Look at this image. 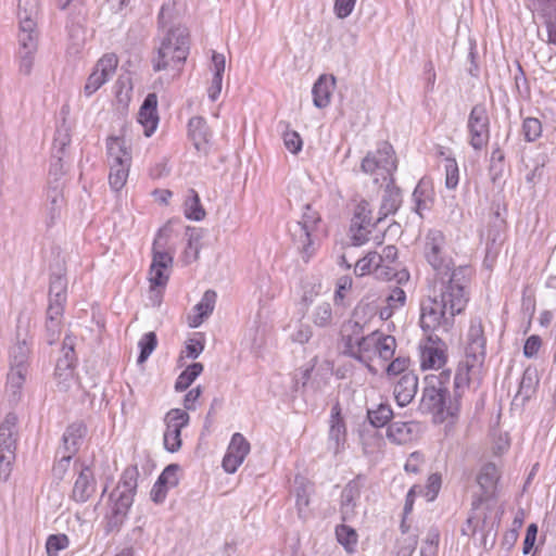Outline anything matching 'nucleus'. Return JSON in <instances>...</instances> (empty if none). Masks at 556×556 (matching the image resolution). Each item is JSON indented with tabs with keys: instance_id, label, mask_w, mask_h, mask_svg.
I'll use <instances>...</instances> for the list:
<instances>
[{
	"instance_id": "nucleus-12",
	"label": "nucleus",
	"mask_w": 556,
	"mask_h": 556,
	"mask_svg": "<svg viewBox=\"0 0 556 556\" xmlns=\"http://www.w3.org/2000/svg\"><path fill=\"white\" fill-rule=\"evenodd\" d=\"M74 470L77 475L71 497L77 503H86L89 501L97 490V481L92 469L76 460Z\"/></svg>"
},
{
	"instance_id": "nucleus-19",
	"label": "nucleus",
	"mask_w": 556,
	"mask_h": 556,
	"mask_svg": "<svg viewBox=\"0 0 556 556\" xmlns=\"http://www.w3.org/2000/svg\"><path fill=\"white\" fill-rule=\"evenodd\" d=\"M17 417L9 413L0 425V454H15L18 432Z\"/></svg>"
},
{
	"instance_id": "nucleus-57",
	"label": "nucleus",
	"mask_w": 556,
	"mask_h": 556,
	"mask_svg": "<svg viewBox=\"0 0 556 556\" xmlns=\"http://www.w3.org/2000/svg\"><path fill=\"white\" fill-rule=\"evenodd\" d=\"M186 235L188 237L186 255H189V253H192L193 258L195 260V258H198L199 250H200V243H199L200 239H201L200 230L197 228L188 227Z\"/></svg>"
},
{
	"instance_id": "nucleus-51",
	"label": "nucleus",
	"mask_w": 556,
	"mask_h": 556,
	"mask_svg": "<svg viewBox=\"0 0 556 556\" xmlns=\"http://www.w3.org/2000/svg\"><path fill=\"white\" fill-rule=\"evenodd\" d=\"M459 181V169L455 159H445V187L447 189H455Z\"/></svg>"
},
{
	"instance_id": "nucleus-21",
	"label": "nucleus",
	"mask_w": 556,
	"mask_h": 556,
	"mask_svg": "<svg viewBox=\"0 0 556 556\" xmlns=\"http://www.w3.org/2000/svg\"><path fill=\"white\" fill-rule=\"evenodd\" d=\"M188 135L198 151L207 153L212 134L203 117L193 116L189 119Z\"/></svg>"
},
{
	"instance_id": "nucleus-37",
	"label": "nucleus",
	"mask_w": 556,
	"mask_h": 556,
	"mask_svg": "<svg viewBox=\"0 0 556 556\" xmlns=\"http://www.w3.org/2000/svg\"><path fill=\"white\" fill-rule=\"evenodd\" d=\"M30 348L28 342L24 339L17 341L10 351V367L23 368L28 370V358Z\"/></svg>"
},
{
	"instance_id": "nucleus-2",
	"label": "nucleus",
	"mask_w": 556,
	"mask_h": 556,
	"mask_svg": "<svg viewBox=\"0 0 556 556\" xmlns=\"http://www.w3.org/2000/svg\"><path fill=\"white\" fill-rule=\"evenodd\" d=\"M366 306L355 308L353 319L345 323L341 330L342 353L372 370L370 363L376 356L387 362L390 361L396 349L393 336L384 334L378 330L364 334V324L358 320L361 312L365 313Z\"/></svg>"
},
{
	"instance_id": "nucleus-53",
	"label": "nucleus",
	"mask_w": 556,
	"mask_h": 556,
	"mask_svg": "<svg viewBox=\"0 0 556 556\" xmlns=\"http://www.w3.org/2000/svg\"><path fill=\"white\" fill-rule=\"evenodd\" d=\"M418 544L416 534L401 538L396 541V556H412Z\"/></svg>"
},
{
	"instance_id": "nucleus-24",
	"label": "nucleus",
	"mask_w": 556,
	"mask_h": 556,
	"mask_svg": "<svg viewBox=\"0 0 556 556\" xmlns=\"http://www.w3.org/2000/svg\"><path fill=\"white\" fill-rule=\"evenodd\" d=\"M39 14V0H18V33H37V17Z\"/></svg>"
},
{
	"instance_id": "nucleus-25",
	"label": "nucleus",
	"mask_w": 556,
	"mask_h": 556,
	"mask_svg": "<svg viewBox=\"0 0 556 556\" xmlns=\"http://www.w3.org/2000/svg\"><path fill=\"white\" fill-rule=\"evenodd\" d=\"M86 432L87 428L83 422L71 424L62 435V444L58 451L74 456L78 452Z\"/></svg>"
},
{
	"instance_id": "nucleus-61",
	"label": "nucleus",
	"mask_w": 556,
	"mask_h": 556,
	"mask_svg": "<svg viewBox=\"0 0 556 556\" xmlns=\"http://www.w3.org/2000/svg\"><path fill=\"white\" fill-rule=\"evenodd\" d=\"M541 345H542V340L539 336H536V334L530 336L525 342L523 355L527 358L535 357Z\"/></svg>"
},
{
	"instance_id": "nucleus-5",
	"label": "nucleus",
	"mask_w": 556,
	"mask_h": 556,
	"mask_svg": "<svg viewBox=\"0 0 556 556\" xmlns=\"http://www.w3.org/2000/svg\"><path fill=\"white\" fill-rule=\"evenodd\" d=\"M320 224L319 213L311 204H306L301 219L293 223L289 228L293 243L305 263L311 260L316 251L315 236Z\"/></svg>"
},
{
	"instance_id": "nucleus-56",
	"label": "nucleus",
	"mask_w": 556,
	"mask_h": 556,
	"mask_svg": "<svg viewBox=\"0 0 556 556\" xmlns=\"http://www.w3.org/2000/svg\"><path fill=\"white\" fill-rule=\"evenodd\" d=\"M375 226H369V225H356V227H354L353 229V224L351 225V231L353 232L352 235V242L354 245L356 247H361L363 244H365L366 242H368L370 240L369 238V235L371 232V228H374Z\"/></svg>"
},
{
	"instance_id": "nucleus-42",
	"label": "nucleus",
	"mask_w": 556,
	"mask_h": 556,
	"mask_svg": "<svg viewBox=\"0 0 556 556\" xmlns=\"http://www.w3.org/2000/svg\"><path fill=\"white\" fill-rule=\"evenodd\" d=\"M505 169V153L504 151L496 144L492 150L490 157V166L489 174L491 180L496 182L503 176Z\"/></svg>"
},
{
	"instance_id": "nucleus-60",
	"label": "nucleus",
	"mask_w": 556,
	"mask_h": 556,
	"mask_svg": "<svg viewBox=\"0 0 556 556\" xmlns=\"http://www.w3.org/2000/svg\"><path fill=\"white\" fill-rule=\"evenodd\" d=\"M177 470L178 465L172 464L168 465L163 472L157 478V481H160V484H164L165 486H175L178 483L177 478Z\"/></svg>"
},
{
	"instance_id": "nucleus-14",
	"label": "nucleus",
	"mask_w": 556,
	"mask_h": 556,
	"mask_svg": "<svg viewBox=\"0 0 556 556\" xmlns=\"http://www.w3.org/2000/svg\"><path fill=\"white\" fill-rule=\"evenodd\" d=\"M363 486L362 478L357 476L343 488L340 500V514L343 521H351L356 517V507Z\"/></svg>"
},
{
	"instance_id": "nucleus-47",
	"label": "nucleus",
	"mask_w": 556,
	"mask_h": 556,
	"mask_svg": "<svg viewBox=\"0 0 556 556\" xmlns=\"http://www.w3.org/2000/svg\"><path fill=\"white\" fill-rule=\"evenodd\" d=\"M68 545L70 539L66 534H51L46 541L47 556H59V553L66 549Z\"/></svg>"
},
{
	"instance_id": "nucleus-52",
	"label": "nucleus",
	"mask_w": 556,
	"mask_h": 556,
	"mask_svg": "<svg viewBox=\"0 0 556 556\" xmlns=\"http://www.w3.org/2000/svg\"><path fill=\"white\" fill-rule=\"evenodd\" d=\"M56 456L59 459L52 467V475L55 479L63 480L71 467L73 456L60 451H56Z\"/></svg>"
},
{
	"instance_id": "nucleus-54",
	"label": "nucleus",
	"mask_w": 556,
	"mask_h": 556,
	"mask_svg": "<svg viewBox=\"0 0 556 556\" xmlns=\"http://www.w3.org/2000/svg\"><path fill=\"white\" fill-rule=\"evenodd\" d=\"M352 285L353 279L349 275H344L338 278L334 292V303L337 305H344L345 294L351 290Z\"/></svg>"
},
{
	"instance_id": "nucleus-7",
	"label": "nucleus",
	"mask_w": 556,
	"mask_h": 556,
	"mask_svg": "<svg viewBox=\"0 0 556 556\" xmlns=\"http://www.w3.org/2000/svg\"><path fill=\"white\" fill-rule=\"evenodd\" d=\"M486 356V338L480 319H471L466 334L465 365L469 372L479 371Z\"/></svg>"
},
{
	"instance_id": "nucleus-36",
	"label": "nucleus",
	"mask_w": 556,
	"mask_h": 556,
	"mask_svg": "<svg viewBox=\"0 0 556 556\" xmlns=\"http://www.w3.org/2000/svg\"><path fill=\"white\" fill-rule=\"evenodd\" d=\"M312 323L318 328H329L334 325L332 306L329 302L317 304L311 313Z\"/></svg>"
},
{
	"instance_id": "nucleus-45",
	"label": "nucleus",
	"mask_w": 556,
	"mask_h": 556,
	"mask_svg": "<svg viewBox=\"0 0 556 556\" xmlns=\"http://www.w3.org/2000/svg\"><path fill=\"white\" fill-rule=\"evenodd\" d=\"M367 416L374 427L380 428L391 420L393 412L389 404H379L377 408L368 409Z\"/></svg>"
},
{
	"instance_id": "nucleus-59",
	"label": "nucleus",
	"mask_w": 556,
	"mask_h": 556,
	"mask_svg": "<svg viewBox=\"0 0 556 556\" xmlns=\"http://www.w3.org/2000/svg\"><path fill=\"white\" fill-rule=\"evenodd\" d=\"M357 0H334L333 13L338 18H346L354 10Z\"/></svg>"
},
{
	"instance_id": "nucleus-6",
	"label": "nucleus",
	"mask_w": 556,
	"mask_h": 556,
	"mask_svg": "<svg viewBox=\"0 0 556 556\" xmlns=\"http://www.w3.org/2000/svg\"><path fill=\"white\" fill-rule=\"evenodd\" d=\"M396 168L397 159L395 152L393 147L387 141L380 142L375 151L368 152L361 164L362 172L376 176V182L379 181V176H381L383 180H390L393 184V175Z\"/></svg>"
},
{
	"instance_id": "nucleus-43",
	"label": "nucleus",
	"mask_w": 556,
	"mask_h": 556,
	"mask_svg": "<svg viewBox=\"0 0 556 556\" xmlns=\"http://www.w3.org/2000/svg\"><path fill=\"white\" fill-rule=\"evenodd\" d=\"M336 535L338 542L345 548L346 552H354L358 535L352 527L346 525L338 526L336 528Z\"/></svg>"
},
{
	"instance_id": "nucleus-3",
	"label": "nucleus",
	"mask_w": 556,
	"mask_h": 556,
	"mask_svg": "<svg viewBox=\"0 0 556 556\" xmlns=\"http://www.w3.org/2000/svg\"><path fill=\"white\" fill-rule=\"evenodd\" d=\"M451 370H442L425 377L420 408L433 414L441 421L455 417L459 412V399L456 393L450 395Z\"/></svg>"
},
{
	"instance_id": "nucleus-33",
	"label": "nucleus",
	"mask_w": 556,
	"mask_h": 556,
	"mask_svg": "<svg viewBox=\"0 0 556 556\" xmlns=\"http://www.w3.org/2000/svg\"><path fill=\"white\" fill-rule=\"evenodd\" d=\"M106 150L110 163L131 162V154L123 138L111 137L106 142Z\"/></svg>"
},
{
	"instance_id": "nucleus-26",
	"label": "nucleus",
	"mask_w": 556,
	"mask_h": 556,
	"mask_svg": "<svg viewBox=\"0 0 556 556\" xmlns=\"http://www.w3.org/2000/svg\"><path fill=\"white\" fill-rule=\"evenodd\" d=\"M64 203L62 190L58 186L48 189L45 205V222L48 227H52L61 218Z\"/></svg>"
},
{
	"instance_id": "nucleus-31",
	"label": "nucleus",
	"mask_w": 556,
	"mask_h": 556,
	"mask_svg": "<svg viewBox=\"0 0 556 556\" xmlns=\"http://www.w3.org/2000/svg\"><path fill=\"white\" fill-rule=\"evenodd\" d=\"M333 410L334 408L332 409L330 419L328 448L337 454L345 441L346 429L343 420L340 418L339 412L334 414Z\"/></svg>"
},
{
	"instance_id": "nucleus-49",
	"label": "nucleus",
	"mask_w": 556,
	"mask_h": 556,
	"mask_svg": "<svg viewBox=\"0 0 556 556\" xmlns=\"http://www.w3.org/2000/svg\"><path fill=\"white\" fill-rule=\"evenodd\" d=\"M371 210L369 207V203L365 200H362L355 207L354 217L352 219L353 228L356 225H369L377 226L379 223L371 220Z\"/></svg>"
},
{
	"instance_id": "nucleus-32",
	"label": "nucleus",
	"mask_w": 556,
	"mask_h": 556,
	"mask_svg": "<svg viewBox=\"0 0 556 556\" xmlns=\"http://www.w3.org/2000/svg\"><path fill=\"white\" fill-rule=\"evenodd\" d=\"M498 479L500 471L495 464L488 463L481 468L477 477V482L480 485L484 496L489 497L493 495Z\"/></svg>"
},
{
	"instance_id": "nucleus-28",
	"label": "nucleus",
	"mask_w": 556,
	"mask_h": 556,
	"mask_svg": "<svg viewBox=\"0 0 556 556\" xmlns=\"http://www.w3.org/2000/svg\"><path fill=\"white\" fill-rule=\"evenodd\" d=\"M402 203L401 190L388 180L382 201L379 208L377 223L382 222L386 217L396 213Z\"/></svg>"
},
{
	"instance_id": "nucleus-9",
	"label": "nucleus",
	"mask_w": 556,
	"mask_h": 556,
	"mask_svg": "<svg viewBox=\"0 0 556 556\" xmlns=\"http://www.w3.org/2000/svg\"><path fill=\"white\" fill-rule=\"evenodd\" d=\"M469 144L476 151L482 150L490 140V118L483 103L472 106L467 122Z\"/></svg>"
},
{
	"instance_id": "nucleus-38",
	"label": "nucleus",
	"mask_w": 556,
	"mask_h": 556,
	"mask_svg": "<svg viewBox=\"0 0 556 556\" xmlns=\"http://www.w3.org/2000/svg\"><path fill=\"white\" fill-rule=\"evenodd\" d=\"M110 166L109 184L113 190L118 191L126 184L130 163H110Z\"/></svg>"
},
{
	"instance_id": "nucleus-13",
	"label": "nucleus",
	"mask_w": 556,
	"mask_h": 556,
	"mask_svg": "<svg viewBox=\"0 0 556 556\" xmlns=\"http://www.w3.org/2000/svg\"><path fill=\"white\" fill-rule=\"evenodd\" d=\"M447 346L438 336L430 334L420 345V366L422 369H440L446 362Z\"/></svg>"
},
{
	"instance_id": "nucleus-30",
	"label": "nucleus",
	"mask_w": 556,
	"mask_h": 556,
	"mask_svg": "<svg viewBox=\"0 0 556 556\" xmlns=\"http://www.w3.org/2000/svg\"><path fill=\"white\" fill-rule=\"evenodd\" d=\"M413 200L415 212L422 217V213L430 210L433 201V190L429 179L421 178L419 180L413 192Z\"/></svg>"
},
{
	"instance_id": "nucleus-29",
	"label": "nucleus",
	"mask_w": 556,
	"mask_h": 556,
	"mask_svg": "<svg viewBox=\"0 0 556 556\" xmlns=\"http://www.w3.org/2000/svg\"><path fill=\"white\" fill-rule=\"evenodd\" d=\"M216 299L217 294L214 290L210 289L204 292L201 301L194 306L197 314L189 317V326L191 328L200 327L203 320L213 313Z\"/></svg>"
},
{
	"instance_id": "nucleus-18",
	"label": "nucleus",
	"mask_w": 556,
	"mask_h": 556,
	"mask_svg": "<svg viewBox=\"0 0 556 556\" xmlns=\"http://www.w3.org/2000/svg\"><path fill=\"white\" fill-rule=\"evenodd\" d=\"M138 122L143 127V132L147 137H150L157 127L159 114H157V96L155 93H149L139 110Z\"/></svg>"
},
{
	"instance_id": "nucleus-16",
	"label": "nucleus",
	"mask_w": 556,
	"mask_h": 556,
	"mask_svg": "<svg viewBox=\"0 0 556 556\" xmlns=\"http://www.w3.org/2000/svg\"><path fill=\"white\" fill-rule=\"evenodd\" d=\"M249 453L250 443L248 440L241 433H235L223 458L224 470L228 473L236 472Z\"/></svg>"
},
{
	"instance_id": "nucleus-55",
	"label": "nucleus",
	"mask_w": 556,
	"mask_h": 556,
	"mask_svg": "<svg viewBox=\"0 0 556 556\" xmlns=\"http://www.w3.org/2000/svg\"><path fill=\"white\" fill-rule=\"evenodd\" d=\"M377 278L391 280L392 278L396 277L397 282L407 281L409 278V274L406 270H402L400 273H396L394 268L391 267V265L388 264H381L379 265V268L376 271L375 275Z\"/></svg>"
},
{
	"instance_id": "nucleus-4",
	"label": "nucleus",
	"mask_w": 556,
	"mask_h": 556,
	"mask_svg": "<svg viewBox=\"0 0 556 556\" xmlns=\"http://www.w3.org/2000/svg\"><path fill=\"white\" fill-rule=\"evenodd\" d=\"M189 54V33L186 27H176L167 31L162 39L156 55L152 59L155 72L175 68L184 63Z\"/></svg>"
},
{
	"instance_id": "nucleus-35",
	"label": "nucleus",
	"mask_w": 556,
	"mask_h": 556,
	"mask_svg": "<svg viewBox=\"0 0 556 556\" xmlns=\"http://www.w3.org/2000/svg\"><path fill=\"white\" fill-rule=\"evenodd\" d=\"M64 312H56V314L51 312V307L47 308V318H46V341L48 344H54L61 334L62 330V317Z\"/></svg>"
},
{
	"instance_id": "nucleus-41",
	"label": "nucleus",
	"mask_w": 556,
	"mask_h": 556,
	"mask_svg": "<svg viewBox=\"0 0 556 556\" xmlns=\"http://www.w3.org/2000/svg\"><path fill=\"white\" fill-rule=\"evenodd\" d=\"M379 265H381V257L379 256V253L369 252L367 255L356 262L354 273L359 277L370 273L376 275Z\"/></svg>"
},
{
	"instance_id": "nucleus-15",
	"label": "nucleus",
	"mask_w": 556,
	"mask_h": 556,
	"mask_svg": "<svg viewBox=\"0 0 556 556\" xmlns=\"http://www.w3.org/2000/svg\"><path fill=\"white\" fill-rule=\"evenodd\" d=\"M38 48L37 33H18V71L21 74L28 76L31 74L35 53Z\"/></svg>"
},
{
	"instance_id": "nucleus-46",
	"label": "nucleus",
	"mask_w": 556,
	"mask_h": 556,
	"mask_svg": "<svg viewBox=\"0 0 556 556\" xmlns=\"http://www.w3.org/2000/svg\"><path fill=\"white\" fill-rule=\"evenodd\" d=\"M138 468L136 466L127 467L121 477V480L115 489L136 493L137 490V480H138Z\"/></svg>"
},
{
	"instance_id": "nucleus-8",
	"label": "nucleus",
	"mask_w": 556,
	"mask_h": 556,
	"mask_svg": "<svg viewBox=\"0 0 556 556\" xmlns=\"http://www.w3.org/2000/svg\"><path fill=\"white\" fill-rule=\"evenodd\" d=\"M166 228L159 230L152 247L153 257L150 266V282L152 287H165L168 281L166 269L172 265L173 257L165 249Z\"/></svg>"
},
{
	"instance_id": "nucleus-44",
	"label": "nucleus",
	"mask_w": 556,
	"mask_h": 556,
	"mask_svg": "<svg viewBox=\"0 0 556 556\" xmlns=\"http://www.w3.org/2000/svg\"><path fill=\"white\" fill-rule=\"evenodd\" d=\"M185 206V215L188 219L199 222L205 217V211L195 190H190V197L187 199Z\"/></svg>"
},
{
	"instance_id": "nucleus-27",
	"label": "nucleus",
	"mask_w": 556,
	"mask_h": 556,
	"mask_svg": "<svg viewBox=\"0 0 556 556\" xmlns=\"http://www.w3.org/2000/svg\"><path fill=\"white\" fill-rule=\"evenodd\" d=\"M336 85L333 75H320L313 86L312 94L314 105L324 109L329 105L332 91Z\"/></svg>"
},
{
	"instance_id": "nucleus-63",
	"label": "nucleus",
	"mask_w": 556,
	"mask_h": 556,
	"mask_svg": "<svg viewBox=\"0 0 556 556\" xmlns=\"http://www.w3.org/2000/svg\"><path fill=\"white\" fill-rule=\"evenodd\" d=\"M15 460V454H0V480L5 482L8 481L11 471L12 465Z\"/></svg>"
},
{
	"instance_id": "nucleus-22",
	"label": "nucleus",
	"mask_w": 556,
	"mask_h": 556,
	"mask_svg": "<svg viewBox=\"0 0 556 556\" xmlns=\"http://www.w3.org/2000/svg\"><path fill=\"white\" fill-rule=\"evenodd\" d=\"M419 429L416 421H393L387 429V438L395 444H406L417 438Z\"/></svg>"
},
{
	"instance_id": "nucleus-10",
	"label": "nucleus",
	"mask_w": 556,
	"mask_h": 556,
	"mask_svg": "<svg viewBox=\"0 0 556 556\" xmlns=\"http://www.w3.org/2000/svg\"><path fill=\"white\" fill-rule=\"evenodd\" d=\"M189 414L180 408H173L165 415L166 429L163 443L166 451L175 453L181 447V429L189 425Z\"/></svg>"
},
{
	"instance_id": "nucleus-23",
	"label": "nucleus",
	"mask_w": 556,
	"mask_h": 556,
	"mask_svg": "<svg viewBox=\"0 0 556 556\" xmlns=\"http://www.w3.org/2000/svg\"><path fill=\"white\" fill-rule=\"evenodd\" d=\"M135 493L115 489L111 494L114 500L112 516L109 520L110 527H117L123 523L129 508L132 505Z\"/></svg>"
},
{
	"instance_id": "nucleus-58",
	"label": "nucleus",
	"mask_w": 556,
	"mask_h": 556,
	"mask_svg": "<svg viewBox=\"0 0 556 556\" xmlns=\"http://www.w3.org/2000/svg\"><path fill=\"white\" fill-rule=\"evenodd\" d=\"M406 302V293L401 288H393L386 299V304L389 307L396 309L402 308Z\"/></svg>"
},
{
	"instance_id": "nucleus-11",
	"label": "nucleus",
	"mask_w": 556,
	"mask_h": 556,
	"mask_svg": "<svg viewBox=\"0 0 556 556\" xmlns=\"http://www.w3.org/2000/svg\"><path fill=\"white\" fill-rule=\"evenodd\" d=\"M118 59L114 53L104 54L96 64L92 73L89 75L84 88L87 97L92 96L108 80H110L116 72Z\"/></svg>"
},
{
	"instance_id": "nucleus-17",
	"label": "nucleus",
	"mask_w": 556,
	"mask_h": 556,
	"mask_svg": "<svg viewBox=\"0 0 556 556\" xmlns=\"http://www.w3.org/2000/svg\"><path fill=\"white\" fill-rule=\"evenodd\" d=\"M48 295V307H51V312L54 314L58 311L64 312L67 300V279L61 271L51 274Z\"/></svg>"
},
{
	"instance_id": "nucleus-20",
	"label": "nucleus",
	"mask_w": 556,
	"mask_h": 556,
	"mask_svg": "<svg viewBox=\"0 0 556 556\" xmlns=\"http://www.w3.org/2000/svg\"><path fill=\"white\" fill-rule=\"evenodd\" d=\"M418 390V377L413 371L404 372L394 384V397L400 406L408 405Z\"/></svg>"
},
{
	"instance_id": "nucleus-50",
	"label": "nucleus",
	"mask_w": 556,
	"mask_h": 556,
	"mask_svg": "<svg viewBox=\"0 0 556 556\" xmlns=\"http://www.w3.org/2000/svg\"><path fill=\"white\" fill-rule=\"evenodd\" d=\"M522 135L527 142H533L542 135V124L535 117H527L522 122Z\"/></svg>"
},
{
	"instance_id": "nucleus-48",
	"label": "nucleus",
	"mask_w": 556,
	"mask_h": 556,
	"mask_svg": "<svg viewBox=\"0 0 556 556\" xmlns=\"http://www.w3.org/2000/svg\"><path fill=\"white\" fill-rule=\"evenodd\" d=\"M157 345V338L153 331H150L142 336V338L138 342V346L140 349V354L138 356V364L144 363L151 353L155 350Z\"/></svg>"
},
{
	"instance_id": "nucleus-62",
	"label": "nucleus",
	"mask_w": 556,
	"mask_h": 556,
	"mask_svg": "<svg viewBox=\"0 0 556 556\" xmlns=\"http://www.w3.org/2000/svg\"><path fill=\"white\" fill-rule=\"evenodd\" d=\"M71 142L70 135L66 130H58L56 136L54 138L53 148L56 150L54 153V156L58 157L59 161L62 159V154L64 152V149L66 146H68Z\"/></svg>"
},
{
	"instance_id": "nucleus-34",
	"label": "nucleus",
	"mask_w": 556,
	"mask_h": 556,
	"mask_svg": "<svg viewBox=\"0 0 556 556\" xmlns=\"http://www.w3.org/2000/svg\"><path fill=\"white\" fill-rule=\"evenodd\" d=\"M539 384V377L535 369L527 368L521 377L519 389L516 394V399H521V402L525 403L529 401L532 395L535 393L536 387Z\"/></svg>"
},
{
	"instance_id": "nucleus-1",
	"label": "nucleus",
	"mask_w": 556,
	"mask_h": 556,
	"mask_svg": "<svg viewBox=\"0 0 556 556\" xmlns=\"http://www.w3.org/2000/svg\"><path fill=\"white\" fill-rule=\"evenodd\" d=\"M424 255L440 278L433 285V295L420 304V327L424 331L448 333L455 316L462 314L469 301L464 269L453 268L446 254V240L439 229H430L425 237Z\"/></svg>"
},
{
	"instance_id": "nucleus-64",
	"label": "nucleus",
	"mask_w": 556,
	"mask_h": 556,
	"mask_svg": "<svg viewBox=\"0 0 556 556\" xmlns=\"http://www.w3.org/2000/svg\"><path fill=\"white\" fill-rule=\"evenodd\" d=\"M283 142L291 153H298L302 149V139L296 131L285 132Z\"/></svg>"
},
{
	"instance_id": "nucleus-40",
	"label": "nucleus",
	"mask_w": 556,
	"mask_h": 556,
	"mask_svg": "<svg viewBox=\"0 0 556 556\" xmlns=\"http://www.w3.org/2000/svg\"><path fill=\"white\" fill-rule=\"evenodd\" d=\"M27 371V369L10 367L7 391L11 393L14 401L20 397L21 389L25 382Z\"/></svg>"
},
{
	"instance_id": "nucleus-39",
	"label": "nucleus",
	"mask_w": 556,
	"mask_h": 556,
	"mask_svg": "<svg viewBox=\"0 0 556 556\" xmlns=\"http://www.w3.org/2000/svg\"><path fill=\"white\" fill-rule=\"evenodd\" d=\"M203 365L201 363H193L189 365L176 379L175 390L182 392L187 390L191 383L202 374Z\"/></svg>"
}]
</instances>
